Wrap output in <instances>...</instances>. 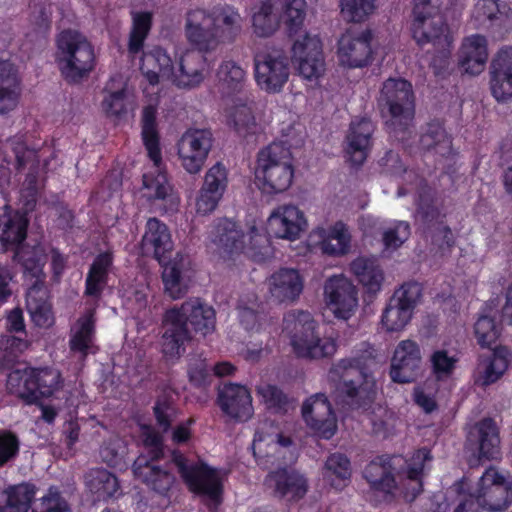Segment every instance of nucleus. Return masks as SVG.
<instances>
[{
	"mask_svg": "<svg viewBox=\"0 0 512 512\" xmlns=\"http://www.w3.org/2000/svg\"><path fill=\"white\" fill-rule=\"evenodd\" d=\"M239 10L230 4H217L206 10L190 9L185 18V36L195 48L186 52L180 62L178 85H198L207 69L204 53L215 50L220 43H232L242 31Z\"/></svg>",
	"mask_w": 512,
	"mask_h": 512,
	"instance_id": "obj_1",
	"label": "nucleus"
},
{
	"mask_svg": "<svg viewBox=\"0 0 512 512\" xmlns=\"http://www.w3.org/2000/svg\"><path fill=\"white\" fill-rule=\"evenodd\" d=\"M162 323V352L166 357L178 358L185 351L184 344L191 339L188 324L196 333L205 336L215 328L216 313L200 298H190L179 307L166 310Z\"/></svg>",
	"mask_w": 512,
	"mask_h": 512,
	"instance_id": "obj_2",
	"label": "nucleus"
},
{
	"mask_svg": "<svg viewBox=\"0 0 512 512\" xmlns=\"http://www.w3.org/2000/svg\"><path fill=\"white\" fill-rule=\"evenodd\" d=\"M360 347L354 356L340 359L331 369L340 377L339 395L351 409H367L376 397V385L370 373L375 350L367 343H361Z\"/></svg>",
	"mask_w": 512,
	"mask_h": 512,
	"instance_id": "obj_3",
	"label": "nucleus"
},
{
	"mask_svg": "<svg viewBox=\"0 0 512 512\" xmlns=\"http://www.w3.org/2000/svg\"><path fill=\"white\" fill-rule=\"evenodd\" d=\"M140 248L144 256L153 257L161 265L165 292L172 299L182 298L188 288L183 279L185 257L177 252L170 258L173 241L167 225L157 218L148 219Z\"/></svg>",
	"mask_w": 512,
	"mask_h": 512,
	"instance_id": "obj_4",
	"label": "nucleus"
},
{
	"mask_svg": "<svg viewBox=\"0 0 512 512\" xmlns=\"http://www.w3.org/2000/svg\"><path fill=\"white\" fill-rule=\"evenodd\" d=\"M412 15L413 39L419 46L430 43L438 51L431 67L435 76L444 78L448 74L453 38L439 5L433 4L432 0H414Z\"/></svg>",
	"mask_w": 512,
	"mask_h": 512,
	"instance_id": "obj_5",
	"label": "nucleus"
},
{
	"mask_svg": "<svg viewBox=\"0 0 512 512\" xmlns=\"http://www.w3.org/2000/svg\"><path fill=\"white\" fill-rule=\"evenodd\" d=\"M317 328V322L308 311L294 310L284 315L283 331L288 334L292 349L299 358L323 359L335 354L336 340L321 338Z\"/></svg>",
	"mask_w": 512,
	"mask_h": 512,
	"instance_id": "obj_6",
	"label": "nucleus"
},
{
	"mask_svg": "<svg viewBox=\"0 0 512 512\" xmlns=\"http://www.w3.org/2000/svg\"><path fill=\"white\" fill-rule=\"evenodd\" d=\"M141 128L143 145L155 167V171L143 175V186L147 191L146 196L150 201H165L170 202L171 205L177 204L173 199V188L168 181L167 173L161 169L162 151L157 128V109L153 105L143 108Z\"/></svg>",
	"mask_w": 512,
	"mask_h": 512,
	"instance_id": "obj_7",
	"label": "nucleus"
},
{
	"mask_svg": "<svg viewBox=\"0 0 512 512\" xmlns=\"http://www.w3.org/2000/svg\"><path fill=\"white\" fill-rule=\"evenodd\" d=\"M56 48V62L67 83H80L95 68L94 47L80 32L72 29L61 31L56 38Z\"/></svg>",
	"mask_w": 512,
	"mask_h": 512,
	"instance_id": "obj_8",
	"label": "nucleus"
},
{
	"mask_svg": "<svg viewBox=\"0 0 512 512\" xmlns=\"http://www.w3.org/2000/svg\"><path fill=\"white\" fill-rule=\"evenodd\" d=\"M305 18V0H286L282 16L272 0H264L251 9V28L256 37L269 38L277 32L282 19L292 37L301 32Z\"/></svg>",
	"mask_w": 512,
	"mask_h": 512,
	"instance_id": "obj_9",
	"label": "nucleus"
},
{
	"mask_svg": "<svg viewBox=\"0 0 512 512\" xmlns=\"http://www.w3.org/2000/svg\"><path fill=\"white\" fill-rule=\"evenodd\" d=\"M31 183L32 181L26 180V188L21 191L17 208L13 209L10 205H5L3 212L0 213V251H13L14 258L27 271L32 270V262L29 259H24L22 248L27 238L29 214L32 211Z\"/></svg>",
	"mask_w": 512,
	"mask_h": 512,
	"instance_id": "obj_10",
	"label": "nucleus"
},
{
	"mask_svg": "<svg viewBox=\"0 0 512 512\" xmlns=\"http://www.w3.org/2000/svg\"><path fill=\"white\" fill-rule=\"evenodd\" d=\"M171 462L191 493L207 499L215 507L222 503L224 486L217 468L201 459L191 461L178 449L171 452Z\"/></svg>",
	"mask_w": 512,
	"mask_h": 512,
	"instance_id": "obj_11",
	"label": "nucleus"
},
{
	"mask_svg": "<svg viewBox=\"0 0 512 512\" xmlns=\"http://www.w3.org/2000/svg\"><path fill=\"white\" fill-rule=\"evenodd\" d=\"M290 156L289 149L280 142H273L258 152L256 178L264 194H279L290 188L295 172Z\"/></svg>",
	"mask_w": 512,
	"mask_h": 512,
	"instance_id": "obj_12",
	"label": "nucleus"
},
{
	"mask_svg": "<svg viewBox=\"0 0 512 512\" xmlns=\"http://www.w3.org/2000/svg\"><path fill=\"white\" fill-rule=\"evenodd\" d=\"M213 234V242L229 255L247 249L246 253L256 262H263L271 257L270 241L256 226L250 228L249 245L247 247L245 246V235L238 229L237 223L227 218L218 220Z\"/></svg>",
	"mask_w": 512,
	"mask_h": 512,
	"instance_id": "obj_13",
	"label": "nucleus"
},
{
	"mask_svg": "<svg viewBox=\"0 0 512 512\" xmlns=\"http://www.w3.org/2000/svg\"><path fill=\"white\" fill-rule=\"evenodd\" d=\"M290 75V61L282 49L261 52L254 57V76L259 88L267 93H279Z\"/></svg>",
	"mask_w": 512,
	"mask_h": 512,
	"instance_id": "obj_14",
	"label": "nucleus"
},
{
	"mask_svg": "<svg viewBox=\"0 0 512 512\" xmlns=\"http://www.w3.org/2000/svg\"><path fill=\"white\" fill-rule=\"evenodd\" d=\"M422 296V287L415 281L402 284L390 298L381 316L383 327L398 332L410 322L414 309Z\"/></svg>",
	"mask_w": 512,
	"mask_h": 512,
	"instance_id": "obj_15",
	"label": "nucleus"
},
{
	"mask_svg": "<svg viewBox=\"0 0 512 512\" xmlns=\"http://www.w3.org/2000/svg\"><path fill=\"white\" fill-rule=\"evenodd\" d=\"M379 105L387 108L392 120L406 130L415 113V97L409 81L389 78L383 82Z\"/></svg>",
	"mask_w": 512,
	"mask_h": 512,
	"instance_id": "obj_16",
	"label": "nucleus"
},
{
	"mask_svg": "<svg viewBox=\"0 0 512 512\" xmlns=\"http://www.w3.org/2000/svg\"><path fill=\"white\" fill-rule=\"evenodd\" d=\"M479 504L489 512H500L512 501V484L494 467L485 470L473 492Z\"/></svg>",
	"mask_w": 512,
	"mask_h": 512,
	"instance_id": "obj_17",
	"label": "nucleus"
},
{
	"mask_svg": "<svg viewBox=\"0 0 512 512\" xmlns=\"http://www.w3.org/2000/svg\"><path fill=\"white\" fill-rule=\"evenodd\" d=\"M291 61L299 74L307 80L319 79L325 71L322 41L318 36L305 33L291 47Z\"/></svg>",
	"mask_w": 512,
	"mask_h": 512,
	"instance_id": "obj_18",
	"label": "nucleus"
},
{
	"mask_svg": "<svg viewBox=\"0 0 512 512\" xmlns=\"http://www.w3.org/2000/svg\"><path fill=\"white\" fill-rule=\"evenodd\" d=\"M213 135L208 129H188L177 142L182 167L190 174L199 173L208 157Z\"/></svg>",
	"mask_w": 512,
	"mask_h": 512,
	"instance_id": "obj_19",
	"label": "nucleus"
},
{
	"mask_svg": "<svg viewBox=\"0 0 512 512\" xmlns=\"http://www.w3.org/2000/svg\"><path fill=\"white\" fill-rule=\"evenodd\" d=\"M324 297L338 319H350L358 306V290L344 275H334L325 281Z\"/></svg>",
	"mask_w": 512,
	"mask_h": 512,
	"instance_id": "obj_20",
	"label": "nucleus"
},
{
	"mask_svg": "<svg viewBox=\"0 0 512 512\" xmlns=\"http://www.w3.org/2000/svg\"><path fill=\"white\" fill-rule=\"evenodd\" d=\"M302 417L307 426L322 439H331L337 431L336 415L324 393H316L303 403Z\"/></svg>",
	"mask_w": 512,
	"mask_h": 512,
	"instance_id": "obj_21",
	"label": "nucleus"
},
{
	"mask_svg": "<svg viewBox=\"0 0 512 512\" xmlns=\"http://www.w3.org/2000/svg\"><path fill=\"white\" fill-rule=\"evenodd\" d=\"M422 354L416 341H400L393 353L389 376L394 383L407 384L416 381L420 374Z\"/></svg>",
	"mask_w": 512,
	"mask_h": 512,
	"instance_id": "obj_22",
	"label": "nucleus"
},
{
	"mask_svg": "<svg viewBox=\"0 0 512 512\" xmlns=\"http://www.w3.org/2000/svg\"><path fill=\"white\" fill-rule=\"evenodd\" d=\"M265 485L272 490L273 496L286 502H298L308 491V480L293 468H278L270 471Z\"/></svg>",
	"mask_w": 512,
	"mask_h": 512,
	"instance_id": "obj_23",
	"label": "nucleus"
},
{
	"mask_svg": "<svg viewBox=\"0 0 512 512\" xmlns=\"http://www.w3.org/2000/svg\"><path fill=\"white\" fill-rule=\"evenodd\" d=\"M372 31L363 30L359 35H343L338 41L337 55L339 63L348 68H363L373 61L371 42Z\"/></svg>",
	"mask_w": 512,
	"mask_h": 512,
	"instance_id": "obj_24",
	"label": "nucleus"
},
{
	"mask_svg": "<svg viewBox=\"0 0 512 512\" xmlns=\"http://www.w3.org/2000/svg\"><path fill=\"white\" fill-rule=\"evenodd\" d=\"M217 404L229 418L245 422L254 412L249 389L241 384L226 383L218 390Z\"/></svg>",
	"mask_w": 512,
	"mask_h": 512,
	"instance_id": "obj_25",
	"label": "nucleus"
},
{
	"mask_svg": "<svg viewBox=\"0 0 512 512\" xmlns=\"http://www.w3.org/2000/svg\"><path fill=\"white\" fill-rule=\"evenodd\" d=\"M306 226L304 213L291 204L275 208L267 221V230L274 237L290 241L298 239Z\"/></svg>",
	"mask_w": 512,
	"mask_h": 512,
	"instance_id": "obj_26",
	"label": "nucleus"
},
{
	"mask_svg": "<svg viewBox=\"0 0 512 512\" xmlns=\"http://www.w3.org/2000/svg\"><path fill=\"white\" fill-rule=\"evenodd\" d=\"M467 444L479 460H493L500 455V435L496 422L486 417L478 421L467 436Z\"/></svg>",
	"mask_w": 512,
	"mask_h": 512,
	"instance_id": "obj_27",
	"label": "nucleus"
},
{
	"mask_svg": "<svg viewBox=\"0 0 512 512\" xmlns=\"http://www.w3.org/2000/svg\"><path fill=\"white\" fill-rule=\"evenodd\" d=\"M38 246L34 244V326L50 328L55 323L51 291L46 285L43 264L36 257Z\"/></svg>",
	"mask_w": 512,
	"mask_h": 512,
	"instance_id": "obj_28",
	"label": "nucleus"
},
{
	"mask_svg": "<svg viewBox=\"0 0 512 512\" xmlns=\"http://www.w3.org/2000/svg\"><path fill=\"white\" fill-rule=\"evenodd\" d=\"M490 89L498 102L512 98V46L502 47L492 59Z\"/></svg>",
	"mask_w": 512,
	"mask_h": 512,
	"instance_id": "obj_29",
	"label": "nucleus"
},
{
	"mask_svg": "<svg viewBox=\"0 0 512 512\" xmlns=\"http://www.w3.org/2000/svg\"><path fill=\"white\" fill-rule=\"evenodd\" d=\"M373 132L374 125L370 119L364 117L352 121L345 149L347 161L351 167L359 168L366 161L372 146Z\"/></svg>",
	"mask_w": 512,
	"mask_h": 512,
	"instance_id": "obj_30",
	"label": "nucleus"
},
{
	"mask_svg": "<svg viewBox=\"0 0 512 512\" xmlns=\"http://www.w3.org/2000/svg\"><path fill=\"white\" fill-rule=\"evenodd\" d=\"M399 458L395 455H379L371 460L363 471L364 479L371 490L393 496L397 489L394 464Z\"/></svg>",
	"mask_w": 512,
	"mask_h": 512,
	"instance_id": "obj_31",
	"label": "nucleus"
},
{
	"mask_svg": "<svg viewBox=\"0 0 512 512\" xmlns=\"http://www.w3.org/2000/svg\"><path fill=\"white\" fill-rule=\"evenodd\" d=\"M488 60V43L485 36L474 34L463 39L459 50V66L467 74H480Z\"/></svg>",
	"mask_w": 512,
	"mask_h": 512,
	"instance_id": "obj_32",
	"label": "nucleus"
},
{
	"mask_svg": "<svg viewBox=\"0 0 512 512\" xmlns=\"http://www.w3.org/2000/svg\"><path fill=\"white\" fill-rule=\"evenodd\" d=\"M142 463H144L143 458L133 462L132 470L135 478L149 490L161 496H167L176 481L174 474L168 467L147 466Z\"/></svg>",
	"mask_w": 512,
	"mask_h": 512,
	"instance_id": "obj_33",
	"label": "nucleus"
},
{
	"mask_svg": "<svg viewBox=\"0 0 512 512\" xmlns=\"http://www.w3.org/2000/svg\"><path fill=\"white\" fill-rule=\"evenodd\" d=\"M113 261L114 256L111 251L101 252L94 258L85 279V296L100 299L108 283Z\"/></svg>",
	"mask_w": 512,
	"mask_h": 512,
	"instance_id": "obj_34",
	"label": "nucleus"
},
{
	"mask_svg": "<svg viewBox=\"0 0 512 512\" xmlns=\"http://www.w3.org/2000/svg\"><path fill=\"white\" fill-rule=\"evenodd\" d=\"M302 290L303 281L296 269L282 268L271 276L270 293L279 303L294 301Z\"/></svg>",
	"mask_w": 512,
	"mask_h": 512,
	"instance_id": "obj_35",
	"label": "nucleus"
},
{
	"mask_svg": "<svg viewBox=\"0 0 512 512\" xmlns=\"http://www.w3.org/2000/svg\"><path fill=\"white\" fill-rule=\"evenodd\" d=\"M218 89L224 98L241 94L247 83L245 69L234 60H224L216 73Z\"/></svg>",
	"mask_w": 512,
	"mask_h": 512,
	"instance_id": "obj_36",
	"label": "nucleus"
},
{
	"mask_svg": "<svg viewBox=\"0 0 512 512\" xmlns=\"http://www.w3.org/2000/svg\"><path fill=\"white\" fill-rule=\"evenodd\" d=\"M85 485L97 501H107L120 495L118 478L104 468H94L86 473Z\"/></svg>",
	"mask_w": 512,
	"mask_h": 512,
	"instance_id": "obj_37",
	"label": "nucleus"
},
{
	"mask_svg": "<svg viewBox=\"0 0 512 512\" xmlns=\"http://www.w3.org/2000/svg\"><path fill=\"white\" fill-rule=\"evenodd\" d=\"M350 271L369 294H377L384 281V273L376 259L357 257L350 263Z\"/></svg>",
	"mask_w": 512,
	"mask_h": 512,
	"instance_id": "obj_38",
	"label": "nucleus"
},
{
	"mask_svg": "<svg viewBox=\"0 0 512 512\" xmlns=\"http://www.w3.org/2000/svg\"><path fill=\"white\" fill-rule=\"evenodd\" d=\"M20 95V83L14 65L0 59V113L14 109Z\"/></svg>",
	"mask_w": 512,
	"mask_h": 512,
	"instance_id": "obj_39",
	"label": "nucleus"
},
{
	"mask_svg": "<svg viewBox=\"0 0 512 512\" xmlns=\"http://www.w3.org/2000/svg\"><path fill=\"white\" fill-rule=\"evenodd\" d=\"M460 361L458 351L439 347L432 350L428 363L431 376L438 382L452 378Z\"/></svg>",
	"mask_w": 512,
	"mask_h": 512,
	"instance_id": "obj_40",
	"label": "nucleus"
},
{
	"mask_svg": "<svg viewBox=\"0 0 512 512\" xmlns=\"http://www.w3.org/2000/svg\"><path fill=\"white\" fill-rule=\"evenodd\" d=\"M132 25L128 39V52L136 56L143 52L144 43L153 25V14L149 11H131Z\"/></svg>",
	"mask_w": 512,
	"mask_h": 512,
	"instance_id": "obj_41",
	"label": "nucleus"
},
{
	"mask_svg": "<svg viewBox=\"0 0 512 512\" xmlns=\"http://www.w3.org/2000/svg\"><path fill=\"white\" fill-rule=\"evenodd\" d=\"M421 146L428 150H434L442 157H449L452 154V140L447 134L444 125L433 120L426 126L425 132L420 137Z\"/></svg>",
	"mask_w": 512,
	"mask_h": 512,
	"instance_id": "obj_42",
	"label": "nucleus"
},
{
	"mask_svg": "<svg viewBox=\"0 0 512 512\" xmlns=\"http://www.w3.org/2000/svg\"><path fill=\"white\" fill-rule=\"evenodd\" d=\"M7 378V390L10 394L32 404V367L28 363H18Z\"/></svg>",
	"mask_w": 512,
	"mask_h": 512,
	"instance_id": "obj_43",
	"label": "nucleus"
},
{
	"mask_svg": "<svg viewBox=\"0 0 512 512\" xmlns=\"http://www.w3.org/2000/svg\"><path fill=\"white\" fill-rule=\"evenodd\" d=\"M32 503V487L20 484L0 494V512H28Z\"/></svg>",
	"mask_w": 512,
	"mask_h": 512,
	"instance_id": "obj_44",
	"label": "nucleus"
},
{
	"mask_svg": "<svg viewBox=\"0 0 512 512\" xmlns=\"http://www.w3.org/2000/svg\"><path fill=\"white\" fill-rule=\"evenodd\" d=\"M96 333L93 315L81 317L77 321V328L69 339V348L72 352H78L82 358H86L93 345Z\"/></svg>",
	"mask_w": 512,
	"mask_h": 512,
	"instance_id": "obj_45",
	"label": "nucleus"
},
{
	"mask_svg": "<svg viewBox=\"0 0 512 512\" xmlns=\"http://www.w3.org/2000/svg\"><path fill=\"white\" fill-rule=\"evenodd\" d=\"M430 451L426 449L417 450L407 464L406 477L414 483L411 491L405 493L407 501L415 500L423 491V471L426 461L430 460Z\"/></svg>",
	"mask_w": 512,
	"mask_h": 512,
	"instance_id": "obj_46",
	"label": "nucleus"
},
{
	"mask_svg": "<svg viewBox=\"0 0 512 512\" xmlns=\"http://www.w3.org/2000/svg\"><path fill=\"white\" fill-rule=\"evenodd\" d=\"M30 342L21 337L0 336V369H10L20 363L18 358L29 348Z\"/></svg>",
	"mask_w": 512,
	"mask_h": 512,
	"instance_id": "obj_47",
	"label": "nucleus"
},
{
	"mask_svg": "<svg viewBox=\"0 0 512 512\" xmlns=\"http://www.w3.org/2000/svg\"><path fill=\"white\" fill-rule=\"evenodd\" d=\"M350 248V235L344 223L337 222L321 241V250L329 256L344 255Z\"/></svg>",
	"mask_w": 512,
	"mask_h": 512,
	"instance_id": "obj_48",
	"label": "nucleus"
},
{
	"mask_svg": "<svg viewBox=\"0 0 512 512\" xmlns=\"http://www.w3.org/2000/svg\"><path fill=\"white\" fill-rule=\"evenodd\" d=\"M141 62H143L144 67H153L155 69L160 70L162 72L163 77H169L174 75V65L170 55L167 53L165 49L162 47L156 46L147 52H141ZM182 57L180 58L178 64V74H175V82L178 87H184L183 85H178V78L181 74L180 72V62ZM191 85L190 87H193Z\"/></svg>",
	"mask_w": 512,
	"mask_h": 512,
	"instance_id": "obj_49",
	"label": "nucleus"
},
{
	"mask_svg": "<svg viewBox=\"0 0 512 512\" xmlns=\"http://www.w3.org/2000/svg\"><path fill=\"white\" fill-rule=\"evenodd\" d=\"M62 375L52 367L34 368V397L39 393L42 397H50L61 388Z\"/></svg>",
	"mask_w": 512,
	"mask_h": 512,
	"instance_id": "obj_50",
	"label": "nucleus"
},
{
	"mask_svg": "<svg viewBox=\"0 0 512 512\" xmlns=\"http://www.w3.org/2000/svg\"><path fill=\"white\" fill-rule=\"evenodd\" d=\"M325 476L331 478V485L338 488L346 485L351 477V463L342 453L331 454L325 462Z\"/></svg>",
	"mask_w": 512,
	"mask_h": 512,
	"instance_id": "obj_51",
	"label": "nucleus"
},
{
	"mask_svg": "<svg viewBox=\"0 0 512 512\" xmlns=\"http://www.w3.org/2000/svg\"><path fill=\"white\" fill-rule=\"evenodd\" d=\"M177 406L170 394H160L154 403L153 414L157 426L163 433H167L172 428V422L177 416Z\"/></svg>",
	"mask_w": 512,
	"mask_h": 512,
	"instance_id": "obj_52",
	"label": "nucleus"
},
{
	"mask_svg": "<svg viewBox=\"0 0 512 512\" xmlns=\"http://www.w3.org/2000/svg\"><path fill=\"white\" fill-rule=\"evenodd\" d=\"M376 0H339L343 18L352 23H361L373 14Z\"/></svg>",
	"mask_w": 512,
	"mask_h": 512,
	"instance_id": "obj_53",
	"label": "nucleus"
},
{
	"mask_svg": "<svg viewBox=\"0 0 512 512\" xmlns=\"http://www.w3.org/2000/svg\"><path fill=\"white\" fill-rule=\"evenodd\" d=\"M474 332L478 344L482 348H490L501 335V325L496 322L494 317L482 315L474 325Z\"/></svg>",
	"mask_w": 512,
	"mask_h": 512,
	"instance_id": "obj_54",
	"label": "nucleus"
},
{
	"mask_svg": "<svg viewBox=\"0 0 512 512\" xmlns=\"http://www.w3.org/2000/svg\"><path fill=\"white\" fill-rule=\"evenodd\" d=\"M416 213L421 222L430 227L440 216V210L435 204V195L430 188H422L416 199Z\"/></svg>",
	"mask_w": 512,
	"mask_h": 512,
	"instance_id": "obj_55",
	"label": "nucleus"
},
{
	"mask_svg": "<svg viewBox=\"0 0 512 512\" xmlns=\"http://www.w3.org/2000/svg\"><path fill=\"white\" fill-rule=\"evenodd\" d=\"M257 393L263 399L268 409L281 414L288 411L290 399L277 385L264 384L258 386Z\"/></svg>",
	"mask_w": 512,
	"mask_h": 512,
	"instance_id": "obj_56",
	"label": "nucleus"
},
{
	"mask_svg": "<svg viewBox=\"0 0 512 512\" xmlns=\"http://www.w3.org/2000/svg\"><path fill=\"white\" fill-rule=\"evenodd\" d=\"M509 351L506 347L498 346L493 350L492 357L483 375V385L495 383L507 370Z\"/></svg>",
	"mask_w": 512,
	"mask_h": 512,
	"instance_id": "obj_57",
	"label": "nucleus"
},
{
	"mask_svg": "<svg viewBox=\"0 0 512 512\" xmlns=\"http://www.w3.org/2000/svg\"><path fill=\"white\" fill-rule=\"evenodd\" d=\"M411 227L407 221H396L382 233V243L385 250L396 251L410 237Z\"/></svg>",
	"mask_w": 512,
	"mask_h": 512,
	"instance_id": "obj_58",
	"label": "nucleus"
},
{
	"mask_svg": "<svg viewBox=\"0 0 512 512\" xmlns=\"http://www.w3.org/2000/svg\"><path fill=\"white\" fill-rule=\"evenodd\" d=\"M372 434L381 439H387L394 434L395 418L387 409L378 407L370 415Z\"/></svg>",
	"mask_w": 512,
	"mask_h": 512,
	"instance_id": "obj_59",
	"label": "nucleus"
},
{
	"mask_svg": "<svg viewBox=\"0 0 512 512\" xmlns=\"http://www.w3.org/2000/svg\"><path fill=\"white\" fill-rule=\"evenodd\" d=\"M227 176L225 166L217 162L206 172L202 187L223 195L228 185Z\"/></svg>",
	"mask_w": 512,
	"mask_h": 512,
	"instance_id": "obj_60",
	"label": "nucleus"
},
{
	"mask_svg": "<svg viewBox=\"0 0 512 512\" xmlns=\"http://www.w3.org/2000/svg\"><path fill=\"white\" fill-rule=\"evenodd\" d=\"M126 97L125 88L109 93L102 102V108L106 115L114 117L125 115L127 113Z\"/></svg>",
	"mask_w": 512,
	"mask_h": 512,
	"instance_id": "obj_61",
	"label": "nucleus"
},
{
	"mask_svg": "<svg viewBox=\"0 0 512 512\" xmlns=\"http://www.w3.org/2000/svg\"><path fill=\"white\" fill-rule=\"evenodd\" d=\"M230 125L240 136H245L252 132L255 127V117L251 110L245 106L237 108L229 120Z\"/></svg>",
	"mask_w": 512,
	"mask_h": 512,
	"instance_id": "obj_62",
	"label": "nucleus"
},
{
	"mask_svg": "<svg viewBox=\"0 0 512 512\" xmlns=\"http://www.w3.org/2000/svg\"><path fill=\"white\" fill-rule=\"evenodd\" d=\"M188 377L195 387H205L210 383V367L204 359H197L189 363Z\"/></svg>",
	"mask_w": 512,
	"mask_h": 512,
	"instance_id": "obj_63",
	"label": "nucleus"
},
{
	"mask_svg": "<svg viewBox=\"0 0 512 512\" xmlns=\"http://www.w3.org/2000/svg\"><path fill=\"white\" fill-rule=\"evenodd\" d=\"M223 197L222 194L201 187L196 201V208L199 214H209L214 211Z\"/></svg>",
	"mask_w": 512,
	"mask_h": 512,
	"instance_id": "obj_64",
	"label": "nucleus"
}]
</instances>
